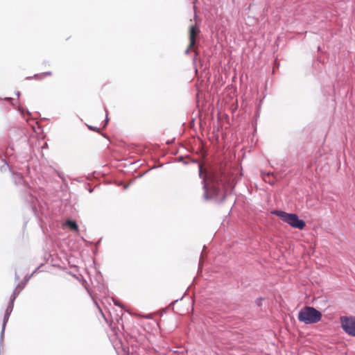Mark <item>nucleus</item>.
<instances>
[{"mask_svg": "<svg viewBox=\"0 0 355 355\" xmlns=\"http://www.w3.org/2000/svg\"><path fill=\"white\" fill-rule=\"evenodd\" d=\"M89 129H91V130H96V131H98L97 129L94 128V127L89 126Z\"/></svg>", "mask_w": 355, "mask_h": 355, "instance_id": "9", "label": "nucleus"}, {"mask_svg": "<svg viewBox=\"0 0 355 355\" xmlns=\"http://www.w3.org/2000/svg\"><path fill=\"white\" fill-rule=\"evenodd\" d=\"M12 304H10L8 305V306L7 307L6 310V313H5V316H4V322H6L8 319V317L11 313V311H12Z\"/></svg>", "mask_w": 355, "mask_h": 355, "instance_id": "7", "label": "nucleus"}, {"mask_svg": "<svg viewBox=\"0 0 355 355\" xmlns=\"http://www.w3.org/2000/svg\"><path fill=\"white\" fill-rule=\"evenodd\" d=\"M200 30L196 26H191L189 29V44L185 53H189V51L193 50L198 54L196 49L194 48L196 45V37L198 35Z\"/></svg>", "mask_w": 355, "mask_h": 355, "instance_id": "5", "label": "nucleus"}, {"mask_svg": "<svg viewBox=\"0 0 355 355\" xmlns=\"http://www.w3.org/2000/svg\"><path fill=\"white\" fill-rule=\"evenodd\" d=\"M273 214L279 216L284 222L289 224L291 227L299 230H302L306 226V223L303 220L299 219L297 214H289L283 211H274Z\"/></svg>", "mask_w": 355, "mask_h": 355, "instance_id": "3", "label": "nucleus"}, {"mask_svg": "<svg viewBox=\"0 0 355 355\" xmlns=\"http://www.w3.org/2000/svg\"><path fill=\"white\" fill-rule=\"evenodd\" d=\"M322 316V315L319 311L313 307L306 306L300 311L297 318L299 321L309 324L320 321Z\"/></svg>", "mask_w": 355, "mask_h": 355, "instance_id": "2", "label": "nucleus"}, {"mask_svg": "<svg viewBox=\"0 0 355 355\" xmlns=\"http://www.w3.org/2000/svg\"><path fill=\"white\" fill-rule=\"evenodd\" d=\"M211 187L209 189L205 186V198H218L220 201H223L227 193L232 189L230 177L224 173L217 172L211 175Z\"/></svg>", "mask_w": 355, "mask_h": 355, "instance_id": "1", "label": "nucleus"}, {"mask_svg": "<svg viewBox=\"0 0 355 355\" xmlns=\"http://www.w3.org/2000/svg\"><path fill=\"white\" fill-rule=\"evenodd\" d=\"M44 76H51L52 73L51 71L45 72L43 73Z\"/></svg>", "mask_w": 355, "mask_h": 355, "instance_id": "8", "label": "nucleus"}, {"mask_svg": "<svg viewBox=\"0 0 355 355\" xmlns=\"http://www.w3.org/2000/svg\"><path fill=\"white\" fill-rule=\"evenodd\" d=\"M66 225L73 232H77L78 231V226L74 220H67L66 221Z\"/></svg>", "mask_w": 355, "mask_h": 355, "instance_id": "6", "label": "nucleus"}, {"mask_svg": "<svg viewBox=\"0 0 355 355\" xmlns=\"http://www.w3.org/2000/svg\"><path fill=\"white\" fill-rule=\"evenodd\" d=\"M340 322L344 331L349 335L355 336V318L341 317Z\"/></svg>", "mask_w": 355, "mask_h": 355, "instance_id": "4", "label": "nucleus"}]
</instances>
